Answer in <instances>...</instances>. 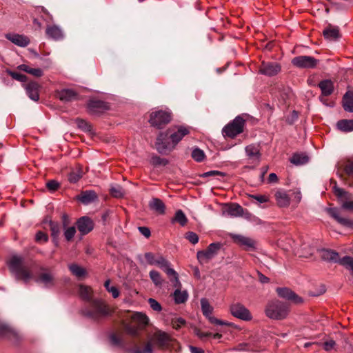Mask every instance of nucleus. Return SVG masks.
Returning <instances> with one entry per match:
<instances>
[{
	"instance_id": "680f3d73",
	"label": "nucleus",
	"mask_w": 353,
	"mask_h": 353,
	"mask_svg": "<svg viewBox=\"0 0 353 353\" xmlns=\"http://www.w3.org/2000/svg\"><path fill=\"white\" fill-rule=\"evenodd\" d=\"M11 75L13 79H14L17 81H21V82H25L27 79V77L26 75L19 73V72H12Z\"/></svg>"
},
{
	"instance_id": "de8ad7c7",
	"label": "nucleus",
	"mask_w": 353,
	"mask_h": 353,
	"mask_svg": "<svg viewBox=\"0 0 353 353\" xmlns=\"http://www.w3.org/2000/svg\"><path fill=\"white\" fill-rule=\"evenodd\" d=\"M145 259L148 264L155 265L157 261V256H155L152 252H146L144 254Z\"/></svg>"
},
{
	"instance_id": "f03ea898",
	"label": "nucleus",
	"mask_w": 353,
	"mask_h": 353,
	"mask_svg": "<svg viewBox=\"0 0 353 353\" xmlns=\"http://www.w3.org/2000/svg\"><path fill=\"white\" fill-rule=\"evenodd\" d=\"M125 317L126 319L130 318L132 323L137 324V325H134L130 323L125 322L124 320L121 321L122 326L125 332L133 337L138 336L139 335V331L143 329L149 322L148 317L141 312L130 314L129 312H126Z\"/></svg>"
},
{
	"instance_id": "5701e85b",
	"label": "nucleus",
	"mask_w": 353,
	"mask_h": 353,
	"mask_svg": "<svg viewBox=\"0 0 353 353\" xmlns=\"http://www.w3.org/2000/svg\"><path fill=\"white\" fill-rule=\"evenodd\" d=\"M97 198V194L94 190L83 191L79 196H77V199L85 205H88L94 201Z\"/></svg>"
},
{
	"instance_id": "4be33fe9",
	"label": "nucleus",
	"mask_w": 353,
	"mask_h": 353,
	"mask_svg": "<svg viewBox=\"0 0 353 353\" xmlns=\"http://www.w3.org/2000/svg\"><path fill=\"white\" fill-rule=\"evenodd\" d=\"M167 135V134H165L161 132L158 136L155 143L157 150L159 153L162 154H167L172 150V148L169 146V145L164 141Z\"/></svg>"
},
{
	"instance_id": "e433bc0d",
	"label": "nucleus",
	"mask_w": 353,
	"mask_h": 353,
	"mask_svg": "<svg viewBox=\"0 0 353 353\" xmlns=\"http://www.w3.org/2000/svg\"><path fill=\"white\" fill-rule=\"evenodd\" d=\"M173 298L176 303H183L188 300V294L185 290L181 291L176 289L173 293Z\"/></svg>"
},
{
	"instance_id": "7ed1b4c3",
	"label": "nucleus",
	"mask_w": 353,
	"mask_h": 353,
	"mask_svg": "<svg viewBox=\"0 0 353 353\" xmlns=\"http://www.w3.org/2000/svg\"><path fill=\"white\" fill-rule=\"evenodd\" d=\"M82 314L92 320L99 321L111 315L112 312L103 301L94 299L82 310Z\"/></svg>"
},
{
	"instance_id": "c9c22d12",
	"label": "nucleus",
	"mask_w": 353,
	"mask_h": 353,
	"mask_svg": "<svg viewBox=\"0 0 353 353\" xmlns=\"http://www.w3.org/2000/svg\"><path fill=\"white\" fill-rule=\"evenodd\" d=\"M336 126L339 130L343 132L353 131V120L343 119L337 122Z\"/></svg>"
},
{
	"instance_id": "774afa93",
	"label": "nucleus",
	"mask_w": 353,
	"mask_h": 353,
	"mask_svg": "<svg viewBox=\"0 0 353 353\" xmlns=\"http://www.w3.org/2000/svg\"><path fill=\"white\" fill-rule=\"evenodd\" d=\"M342 208L347 210H353V201H346L342 203Z\"/></svg>"
},
{
	"instance_id": "f257e3e1",
	"label": "nucleus",
	"mask_w": 353,
	"mask_h": 353,
	"mask_svg": "<svg viewBox=\"0 0 353 353\" xmlns=\"http://www.w3.org/2000/svg\"><path fill=\"white\" fill-rule=\"evenodd\" d=\"M11 272L17 280H21L24 283H28L31 279L44 288H51L56 284L54 274L48 271L41 272L37 277H34L31 270V266L25 262L24 259L20 256L14 255L8 263Z\"/></svg>"
},
{
	"instance_id": "473e14b6",
	"label": "nucleus",
	"mask_w": 353,
	"mask_h": 353,
	"mask_svg": "<svg viewBox=\"0 0 353 353\" xmlns=\"http://www.w3.org/2000/svg\"><path fill=\"white\" fill-rule=\"evenodd\" d=\"M343 107L349 112H353V92L347 91L343 97Z\"/></svg>"
},
{
	"instance_id": "8fccbe9b",
	"label": "nucleus",
	"mask_w": 353,
	"mask_h": 353,
	"mask_svg": "<svg viewBox=\"0 0 353 353\" xmlns=\"http://www.w3.org/2000/svg\"><path fill=\"white\" fill-rule=\"evenodd\" d=\"M110 193L113 196L120 198L123 195V190L119 185H116L111 188Z\"/></svg>"
},
{
	"instance_id": "49530a36",
	"label": "nucleus",
	"mask_w": 353,
	"mask_h": 353,
	"mask_svg": "<svg viewBox=\"0 0 353 353\" xmlns=\"http://www.w3.org/2000/svg\"><path fill=\"white\" fill-rule=\"evenodd\" d=\"M51 234L54 239H57L60 233L59 225L58 223L51 221L50 223Z\"/></svg>"
},
{
	"instance_id": "cd10ccee",
	"label": "nucleus",
	"mask_w": 353,
	"mask_h": 353,
	"mask_svg": "<svg viewBox=\"0 0 353 353\" xmlns=\"http://www.w3.org/2000/svg\"><path fill=\"white\" fill-rule=\"evenodd\" d=\"M319 87L321 90V95L323 96H330L334 91V83L329 79L320 81Z\"/></svg>"
},
{
	"instance_id": "72a5a7b5",
	"label": "nucleus",
	"mask_w": 353,
	"mask_h": 353,
	"mask_svg": "<svg viewBox=\"0 0 353 353\" xmlns=\"http://www.w3.org/2000/svg\"><path fill=\"white\" fill-rule=\"evenodd\" d=\"M150 209L156 211L157 212L163 214L165 213V206L163 202L157 198H153L149 202Z\"/></svg>"
},
{
	"instance_id": "39448f33",
	"label": "nucleus",
	"mask_w": 353,
	"mask_h": 353,
	"mask_svg": "<svg viewBox=\"0 0 353 353\" xmlns=\"http://www.w3.org/2000/svg\"><path fill=\"white\" fill-rule=\"evenodd\" d=\"M265 314L274 320L285 319L289 314V306L279 300H273L267 304Z\"/></svg>"
},
{
	"instance_id": "9b49d317",
	"label": "nucleus",
	"mask_w": 353,
	"mask_h": 353,
	"mask_svg": "<svg viewBox=\"0 0 353 353\" xmlns=\"http://www.w3.org/2000/svg\"><path fill=\"white\" fill-rule=\"evenodd\" d=\"M230 310L232 315L237 319L243 321H250L252 319V314L249 310L241 303H236L231 305Z\"/></svg>"
},
{
	"instance_id": "e2e57ef3",
	"label": "nucleus",
	"mask_w": 353,
	"mask_h": 353,
	"mask_svg": "<svg viewBox=\"0 0 353 353\" xmlns=\"http://www.w3.org/2000/svg\"><path fill=\"white\" fill-rule=\"evenodd\" d=\"M334 194L339 198L345 196L348 194L346 191L338 187H334Z\"/></svg>"
},
{
	"instance_id": "c756f323",
	"label": "nucleus",
	"mask_w": 353,
	"mask_h": 353,
	"mask_svg": "<svg viewBox=\"0 0 353 353\" xmlns=\"http://www.w3.org/2000/svg\"><path fill=\"white\" fill-rule=\"evenodd\" d=\"M46 32L48 37L54 40H59L63 37L62 30L57 26H48Z\"/></svg>"
},
{
	"instance_id": "4468645a",
	"label": "nucleus",
	"mask_w": 353,
	"mask_h": 353,
	"mask_svg": "<svg viewBox=\"0 0 353 353\" xmlns=\"http://www.w3.org/2000/svg\"><path fill=\"white\" fill-rule=\"evenodd\" d=\"M231 237L235 243L242 246L245 250L252 251L256 248V242L250 237L241 234H232Z\"/></svg>"
},
{
	"instance_id": "603ef678",
	"label": "nucleus",
	"mask_w": 353,
	"mask_h": 353,
	"mask_svg": "<svg viewBox=\"0 0 353 353\" xmlns=\"http://www.w3.org/2000/svg\"><path fill=\"white\" fill-rule=\"evenodd\" d=\"M81 177V174L79 171H72L68 176V180L71 183H77Z\"/></svg>"
},
{
	"instance_id": "864d4df0",
	"label": "nucleus",
	"mask_w": 353,
	"mask_h": 353,
	"mask_svg": "<svg viewBox=\"0 0 353 353\" xmlns=\"http://www.w3.org/2000/svg\"><path fill=\"white\" fill-rule=\"evenodd\" d=\"M148 303L150 304V307L153 310L157 311V312L161 311L162 307H161L160 303L158 301H157L155 299H154L152 298H150L148 299Z\"/></svg>"
},
{
	"instance_id": "2eb2a0df",
	"label": "nucleus",
	"mask_w": 353,
	"mask_h": 353,
	"mask_svg": "<svg viewBox=\"0 0 353 353\" xmlns=\"http://www.w3.org/2000/svg\"><path fill=\"white\" fill-rule=\"evenodd\" d=\"M78 230L81 235H85L94 228L93 221L88 216H82L77 221Z\"/></svg>"
},
{
	"instance_id": "a18cd8bd",
	"label": "nucleus",
	"mask_w": 353,
	"mask_h": 353,
	"mask_svg": "<svg viewBox=\"0 0 353 353\" xmlns=\"http://www.w3.org/2000/svg\"><path fill=\"white\" fill-rule=\"evenodd\" d=\"M192 157L197 162L202 161L205 158L203 151L199 148H195L192 152Z\"/></svg>"
},
{
	"instance_id": "a19ab883",
	"label": "nucleus",
	"mask_w": 353,
	"mask_h": 353,
	"mask_svg": "<svg viewBox=\"0 0 353 353\" xmlns=\"http://www.w3.org/2000/svg\"><path fill=\"white\" fill-rule=\"evenodd\" d=\"M340 265L344 266L346 269L351 271L352 274L353 275V258L351 256H345L342 259L339 258V261L337 262Z\"/></svg>"
},
{
	"instance_id": "bb28decb",
	"label": "nucleus",
	"mask_w": 353,
	"mask_h": 353,
	"mask_svg": "<svg viewBox=\"0 0 353 353\" xmlns=\"http://www.w3.org/2000/svg\"><path fill=\"white\" fill-rule=\"evenodd\" d=\"M26 93L33 101H37L39 99V85L36 82H30L26 85Z\"/></svg>"
},
{
	"instance_id": "2f4dec72",
	"label": "nucleus",
	"mask_w": 353,
	"mask_h": 353,
	"mask_svg": "<svg viewBox=\"0 0 353 353\" xmlns=\"http://www.w3.org/2000/svg\"><path fill=\"white\" fill-rule=\"evenodd\" d=\"M6 37L13 44H28L30 40L28 37L17 34H6Z\"/></svg>"
},
{
	"instance_id": "6e6552de",
	"label": "nucleus",
	"mask_w": 353,
	"mask_h": 353,
	"mask_svg": "<svg viewBox=\"0 0 353 353\" xmlns=\"http://www.w3.org/2000/svg\"><path fill=\"white\" fill-rule=\"evenodd\" d=\"M171 121V112L169 110H156L151 113L149 122L151 125L162 128Z\"/></svg>"
},
{
	"instance_id": "aec40b11",
	"label": "nucleus",
	"mask_w": 353,
	"mask_h": 353,
	"mask_svg": "<svg viewBox=\"0 0 353 353\" xmlns=\"http://www.w3.org/2000/svg\"><path fill=\"white\" fill-rule=\"evenodd\" d=\"M243 213V208L240 205L236 203L227 205L222 211L223 216L230 217L241 216Z\"/></svg>"
},
{
	"instance_id": "f704fd0d",
	"label": "nucleus",
	"mask_w": 353,
	"mask_h": 353,
	"mask_svg": "<svg viewBox=\"0 0 353 353\" xmlns=\"http://www.w3.org/2000/svg\"><path fill=\"white\" fill-rule=\"evenodd\" d=\"M57 97L63 101H70L77 97V94L71 89H63L57 93Z\"/></svg>"
},
{
	"instance_id": "4d7b16f0",
	"label": "nucleus",
	"mask_w": 353,
	"mask_h": 353,
	"mask_svg": "<svg viewBox=\"0 0 353 353\" xmlns=\"http://www.w3.org/2000/svg\"><path fill=\"white\" fill-rule=\"evenodd\" d=\"M323 346L325 351H330L335 347L336 342L332 339H330L324 342Z\"/></svg>"
},
{
	"instance_id": "4c0bfd02",
	"label": "nucleus",
	"mask_w": 353,
	"mask_h": 353,
	"mask_svg": "<svg viewBox=\"0 0 353 353\" xmlns=\"http://www.w3.org/2000/svg\"><path fill=\"white\" fill-rule=\"evenodd\" d=\"M19 68L21 70L26 72L36 77H40L43 74V72L41 68H33L26 64L20 65Z\"/></svg>"
},
{
	"instance_id": "79ce46f5",
	"label": "nucleus",
	"mask_w": 353,
	"mask_h": 353,
	"mask_svg": "<svg viewBox=\"0 0 353 353\" xmlns=\"http://www.w3.org/2000/svg\"><path fill=\"white\" fill-rule=\"evenodd\" d=\"M172 222H177L181 226H184L186 225L188 222V219L184 212L181 210H178L176 212L172 220Z\"/></svg>"
},
{
	"instance_id": "37998d69",
	"label": "nucleus",
	"mask_w": 353,
	"mask_h": 353,
	"mask_svg": "<svg viewBox=\"0 0 353 353\" xmlns=\"http://www.w3.org/2000/svg\"><path fill=\"white\" fill-rule=\"evenodd\" d=\"M150 278L156 286H161L163 279L161 274L156 270H151L149 273Z\"/></svg>"
},
{
	"instance_id": "3c124183",
	"label": "nucleus",
	"mask_w": 353,
	"mask_h": 353,
	"mask_svg": "<svg viewBox=\"0 0 353 353\" xmlns=\"http://www.w3.org/2000/svg\"><path fill=\"white\" fill-rule=\"evenodd\" d=\"M76 123L77 124V126L82 129L83 130L87 132V131H90L91 130V126L85 120L83 119H77L76 120Z\"/></svg>"
},
{
	"instance_id": "0e129e2a",
	"label": "nucleus",
	"mask_w": 353,
	"mask_h": 353,
	"mask_svg": "<svg viewBox=\"0 0 353 353\" xmlns=\"http://www.w3.org/2000/svg\"><path fill=\"white\" fill-rule=\"evenodd\" d=\"M138 230L140 232V233L146 238L150 237L151 235L150 230L147 227H139Z\"/></svg>"
},
{
	"instance_id": "6ab92c4d",
	"label": "nucleus",
	"mask_w": 353,
	"mask_h": 353,
	"mask_svg": "<svg viewBox=\"0 0 353 353\" xmlns=\"http://www.w3.org/2000/svg\"><path fill=\"white\" fill-rule=\"evenodd\" d=\"M276 291L280 297L295 303H301L303 301L301 298L288 288H277Z\"/></svg>"
},
{
	"instance_id": "5fc2aeb1",
	"label": "nucleus",
	"mask_w": 353,
	"mask_h": 353,
	"mask_svg": "<svg viewBox=\"0 0 353 353\" xmlns=\"http://www.w3.org/2000/svg\"><path fill=\"white\" fill-rule=\"evenodd\" d=\"M186 239L192 244H196L199 241V236L193 232H188L186 233Z\"/></svg>"
},
{
	"instance_id": "f8f14e48",
	"label": "nucleus",
	"mask_w": 353,
	"mask_h": 353,
	"mask_svg": "<svg viewBox=\"0 0 353 353\" xmlns=\"http://www.w3.org/2000/svg\"><path fill=\"white\" fill-rule=\"evenodd\" d=\"M318 61L310 56H299L292 60L294 65L300 68H314Z\"/></svg>"
},
{
	"instance_id": "09e8293b",
	"label": "nucleus",
	"mask_w": 353,
	"mask_h": 353,
	"mask_svg": "<svg viewBox=\"0 0 353 353\" xmlns=\"http://www.w3.org/2000/svg\"><path fill=\"white\" fill-rule=\"evenodd\" d=\"M76 233V228L74 226L66 228L64 231V236L67 241H70Z\"/></svg>"
},
{
	"instance_id": "412c9836",
	"label": "nucleus",
	"mask_w": 353,
	"mask_h": 353,
	"mask_svg": "<svg viewBox=\"0 0 353 353\" xmlns=\"http://www.w3.org/2000/svg\"><path fill=\"white\" fill-rule=\"evenodd\" d=\"M281 70V66L277 63H263L260 72L268 76H274Z\"/></svg>"
},
{
	"instance_id": "dca6fc26",
	"label": "nucleus",
	"mask_w": 353,
	"mask_h": 353,
	"mask_svg": "<svg viewBox=\"0 0 353 353\" xmlns=\"http://www.w3.org/2000/svg\"><path fill=\"white\" fill-rule=\"evenodd\" d=\"M88 108L90 113L97 114H101L109 109L107 103L101 100H90L88 103Z\"/></svg>"
},
{
	"instance_id": "423d86ee",
	"label": "nucleus",
	"mask_w": 353,
	"mask_h": 353,
	"mask_svg": "<svg viewBox=\"0 0 353 353\" xmlns=\"http://www.w3.org/2000/svg\"><path fill=\"white\" fill-rule=\"evenodd\" d=\"M245 120L237 116L231 123L226 125L222 130L223 136L234 138L243 131Z\"/></svg>"
},
{
	"instance_id": "c85d7f7f",
	"label": "nucleus",
	"mask_w": 353,
	"mask_h": 353,
	"mask_svg": "<svg viewBox=\"0 0 353 353\" xmlns=\"http://www.w3.org/2000/svg\"><path fill=\"white\" fill-rule=\"evenodd\" d=\"M79 294L81 299L90 303L94 299L92 298V290L89 286L80 285L79 286Z\"/></svg>"
},
{
	"instance_id": "ea45409f",
	"label": "nucleus",
	"mask_w": 353,
	"mask_h": 353,
	"mask_svg": "<svg viewBox=\"0 0 353 353\" xmlns=\"http://www.w3.org/2000/svg\"><path fill=\"white\" fill-rule=\"evenodd\" d=\"M308 161L309 158L305 154H294L290 159V162L296 165H303Z\"/></svg>"
},
{
	"instance_id": "b1692460",
	"label": "nucleus",
	"mask_w": 353,
	"mask_h": 353,
	"mask_svg": "<svg viewBox=\"0 0 353 353\" xmlns=\"http://www.w3.org/2000/svg\"><path fill=\"white\" fill-rule=\"evenodd\" d=\"M190 132L188 128L184 126L177 127V130L170 134V138L172 142L176 145L178 143L185 135Z\"/></svg>"
},
{
	"instance_id": "1a4fd4ad",
	"label": "nucleus",
	"mask_w": 353,
	"mask_h": 353,
	"mask_svg": "<svg viewBox=\"0 0 353 353\" xmlns=\"http://www.w3.org/2000/svg\"><path fill=\"white\" fill-rule=\"evenodd\" d=\"M222 247V244L219 242L210 243L205 250L197 252L196 257L199 263H204L216 256Z\"/></svg>"
},
{
	"instance_id": "338daca9",
	"label": "nucleus",
	"mask_w": 353,
	"mask_h": 353,
	"mask_svg": "<svg viewBox=\"0 0 353 353\" xmlns=\"http://www.w3.org/2000/svg\"><path fill=\"white\" fill-rule=\"evenodd\" d=\"M185 323V321L183 319L178 318L176 320L173 321V327L175 329H179Z\"/></svg>"
},
{
	"instance_id": "20e7f679",
	"label": "nucleus",
	"mask_w": 353,
	"mask_h": 353,
	"mask_svg": "<svg viewBox=\"0 0 353 353\" xmlns=\"http://www.w3.org/2000/svg\"><path fill=\"white\" fill-rule=\"evenodd\" d=\"M170 341V336L166 332L158 330L154 333L150 341L145 344L143 349L135 347L130 350V353H152V343L159 348L166 347Z\"/></svg>"
},
{
	"instance_id": "c03bdc74",
	"label": "nucleus",
	"mask_w": 353,
	"mask_h": 353,
	"mask_svg": "<svg viewBox=\"0 0 353 353\" xmlns=\"http://www.w3.org/2000/svg\"><path fill=\"white\" fill-rule=\"evenodd\" d=\"M344 171L347 176L353 179V159H349L346 161Z\"/></svg>"
},
{
	"instance_id": "58836bf2",
	"label": "nucleus",
	"mask_w": 353,
	"mask_h": 353,
	"mask_svg": "<svg viewBox=\"0 0 353 353\" xmlns=\"http://www.w3.org/2000/svg\"><path fill=\"white\" fill-rule=\"evenodd\" d=\"M68 268L71 273L78 278L83 277L86 274L85 270L76 263L70 264Z\"/></svg>"
},
{
	"instance_id": "9d476101",
	"label": "nucleus",
	"mask_w": 353,
	"mask_h": 353,
	"mask_svg": "<svg viewBox=\"0 0 353 353\" xmlns=\"http://www.w3.org/2000/svg\"><path fill=\"white\" fill-rule=\"evenodd\" d=\"M201 310L203 314L209 320V321L215 325H230V323L219 320L212 316L213 312V307L210 305L208 301L206 299H202L201 300Z\"/></svg>"
},
{
	"instance_id": "393cba45",
	"label": "nucleus",
	"mask_w": 353,
	"mask_h": 353,
	"mask_svg": "<svg viewBox=\"0 0 353 353\" xmlns=\"http://www.w3.org/2000/svg\"><path fill=\"white\" fill-rule=\"evenodd\" d=\"M0 336L10 340H15L19 338L17 331L5 324H0Z\"/></svg>"
},
{
	"instance_id": "f3484780",
	"label": "nucleus",
	"mask_w": 353,
	"mask_h": 353,
	"mask_svg": "<svg viewBox=\"0 0 353 353\" xmlns=\"http://www.w3.org/2000/svg\"><path fill=\"white\" fill-rule=\"evenodd\" d=\"M323 35L329 41H337L341 37L339 28L331 24L324 28Z\"/></svg>"
},
{
	"instance_id": "ddd939ff",
	"label": "nucleus",
	"mask_w": 353,
	"mask_h": 353,
	"mask_svg": "<svg viewBox=\"0 0 353 353\" xmlns=\"http://www.w3.org/2000/svg\"><path fill=\"white\" fill-rule=\"evenodd\" d=\"M327 212L339 224L347 228L353 229V220L341 216L340 210L336 208H327Z\"/></svg>"
},
{
	"instance_id": "a211bd4d",
	"label": "nucleus",
	"mask_w": 353,
	"mask_h": 353,
	"mask_svg": "<svg viewBox=\"0 0 353 353\" xmlns=\"http://www.w3.org/2000/svg\"><path fill=\"white\" fill-rule=\"evenodd\" d=\"M245 154L252 163L258 165L261 161V153L259 145L250 144L245 148Z\"/></svg>"
},
{
	"instance_id": "bf43d9fd",
	"label": "nucleus",
	"mask_w": 353,
	"mask_h": 353,
	"mask_svg": "<svg viewBox=\"0 0 353 353\" xmlns=\"http://www.w3.org/2000/svg\"><path fill=\"white\" fill-rule=\"evenodd\" d=\"M46 186L50 190L54 191L59 187V183L55 180H50L46 183Z\"/></svg>"
},
{
	"instance_id": "a878e982",
	"label": "nucleus",
	"mask_w": 353,
	"mask_h": 353,
	"mask_svg": "<svg viewBox=\"0 0 353 353\" xmlns=\"http://www.w3.org/2000/svg\"><path fill=\"white\" fill-rule=\"evenodd\" d=\"M275 198L277 204L280 207H287L290 204V196L283 190H279L275 192Z\"/></svg>"
},
{
	"instance_id": "13d9d810",
	"label": "nucleus",
	"mask_w": 353,
	"mask_h": 353,
	"mask_svg": "<svg viewBox=\"0 0 353 353\" xmlns=\"http://www.w3.org/2000/svg\"><path fill=\"white\" fill-rule=\"evenodd\" d=\"M35 239L38 242H46L48 239V237L44 232L39 231L36 234Z\"/></svg>"
},
{
	"instance_id": "0eeeda50",
	"label": "nucleus",
	"mask_w": 353,
	"mask_h": 353,
	"mask_svg": "<svg viewBox=\"0 0 353 353\" xmlns=\"http://www.w3.org/2000/svg\"><path fill=\"white\" fill-rule=\"evenodd\" d=\"M155 265L160 268L170 277V281L174 287H179L181 285L177 272L170 267V263L162 255H157V261Z\"/></svg>"
},
{
	"instance_id": "052dcab7",
	"label": "nucleus",
	"mask_w": 353,
	"mask_h": 353,
	"mask_svg": "<svg viewBox=\"0 0 353 353\" xmlns=\"http://www.w3.org/2000/svg\"><path fill=\"white\" fill-rule=\"evenodd\" d=\"M167 162V160L165 159H161L157 156L152 157V163L154 165H165Z\"/></svg>"
},
{
	"instance_id": "7c9ffc66",
	"label": "nucleus",
	"mask_w": 353,
	"mask_h": 353,
	"mask_svg": "<svg viewBox=\"0 0 353 353\" xmlns=\"http://www.w3.org/2000/svg\"><path fill=\"white\" fill-rule=\"evenodd\" d=\"M321 257L324 261L337 263L339 255L333 250L323 249L321 250Z\"/></svg>"
},
{
	"instance_id": "6e6d98bb",
	"label": "nucleus",
	"mask_w": 353,
	"mask_h": 353,
	"mask_svg": "<svg viewBox=\"0 0 353 353\" xmlns=\"http://www.w3.org/2000/svg\"><path fill=\"white\" fill-rule=\"evenodd\" d=\"M225 176L223 172L217 171V170H211L206 172H204L200 175L201 177L205 178L208 176Z\"/></svg>"
},
{
	"instance_id": "69168bd1",
	"label": "nucleus",
	"mask_w": 353,
	"mask_h": 353,
	"mask_svg": "<svg viewBox=\"0 0 353 353\" xmlns=\"http://www.w3.org/2000/svg\"><path fill=\"white\" fill-rule=\"evenodd\" d=\"M252 197L260 203H265L268 201V197L265 195L256 194L252 195Z\"/></svg>"
}]
</instances>
